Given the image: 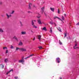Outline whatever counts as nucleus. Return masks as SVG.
Listing matches in <instances>:
<instances>
[{"label": "nucleus", "mask_w": 79, "mask_h": 79, "mask_svg": "<svg viewBox=\"0 0 79 79\" xmlns=\"http://www.w3.org/2000/svg\"><path fill=\"white\" fill-rule=\"evenodd\" d=\"M60 58L59 57H58L56 58V63H60Z\"/></svg>", "instance_id": "obj_1"}, {"label": "nucleus", "mask_w": 79, "mask_h": 79, "mask_svg": "<svg viewBox=\"0 0 79 79\" xmlns=\"http://www.w3.org/2000/svg\"><path fill=\"white\" fill-rule=\"evenodd\" d=\"M31 24L32 26H33V27L34 28H37V27L35 26V25L34 24V22H33V20H32L31 21Z\"/></svg>", "instance_id": "obj_2"}, {"label": "nucleus", "mask_w": 79, "mask_h": 79, "mask_svg": "<svg viewBox=\"0 0 79 79\" xmlns=\"http://www.w3.org/2000/svg\"><path fill=\"white\" fill-rule=\"evenodd\" d=\"M37 21L39 24H42V22H41V20L40 19H38L37 20Z\"/></svg>", "instance_id": "obj_3"}, {"label": "nucleus", "mask_w": 79, "mask_h": 79, "mask_svg": "<svg viewBox=\"0 0 79 79\" xmlns=\"http://www.w3.org/2000/svg\"><path fill=\"white\" fill-rule=\"evenodd\" d=\"M24 60L21 59V60H19V63H24Z\"/></svg>", "instance_id": "obj_4"}, {"label": "nucleus", "mask_w": 79, "mask_h": 79, "mask_svg": "<svg viewBox=\"0 0 79 79\" xmlns=\"http://www.w3.org/2000/svg\"><path fill=\"white\" fill-rule=\"evenodd\" d=\"M44 8H45L44 7H43L42 8H41L42 14H43V13H44Z\"/></svg>", "instance_id": "obj_5"}, {"label": "nucleus", "mask_w": 79, "mask_h": 79, "mask_svg": "<svg viewBox=\"0 0 79 79\" xmlns=\"http://www.w3.org/2000/svg\"><path fill=\"white\" fill-rule=\"evenodd\" d=\"M20 50L21 51H22V52H26V49L24 48H20Z\"/></svg>", "instance_id": "obj_6"}, {"label": "nucleus", "mask_w": 79, "mask_h": 79, "mask_svg": "<svg viewBox=\"0 0 79 79\" xmlns=\"http://www.w3.org/2000/svg\"><path fill=\"white\" fill-rule=\"evenodd\" d=\"M34 56V54L31 55L29 56H28L27 57L25 58V59L26 60V59H27V58H29L30 57L32 56Z\"/></svg>", "instance_id": "obj_7"}, {"label": "nucleus", "mask_w": 79, "mask_h": 79, "mask_svg": "<svg viewBox=\"0 0 79 79\" xmlns=\"http://www.w3.org/2000/svg\"><path fill=\"white\" fill-rule=\"evenodd\" d=\"M38 38L40 42V40H41V35H39L38 36Z\"/></svg>", "instance_id": "obj_8"}, {"label": "nucleus", "mask_w": 79, "mask_h": 79, "mask_svg": "<svg viewBox=\"0 0 79 79\" xmlns=\"http://www.w3.org/2000/svg\"><path fill=\"white\" fill-rule=\"evenodd\" d=\"M57 29L59 32H61V28H60V27H58V28L57 27Z\"/></svg>", "instance_id": "obj_9"}, {"label": "nucleus", "mask_w": 79, "mask_h": 79, "mask_svg": "<svg viewBox=\"0 0 79 79\" xmlns=\"http://www.w3.org/2000/svg\"><path fill=\"white\" fill-rule=\"evenodd\" d=\"M42 31H47V29L46 28V27H43L42 29Z\"/></svg>", "instance_id": "obj_10"}, {"label": "nucleus", "mask_w": 79, "mask_h": 79, "mask_svg": "<svg viewBox=\"0 0 79 79\" xmlns=\"http://www.w3.org/2000/svg\"><path fill=\"white\" fill-rule=\"evenodd\" d=\"M50 10L52 11H53V12H54V10H55V8L51 7Z\"/></svg>", "instance_id": "obj_11"}, {"label": "nucleus", "mask_w": 79, "mask_h": 79, "mask_svg": "<svg viewBox=\"0 0 79 79\" xmlns=\"http://www.w3.org/2000/svg\"><path fill=\"white\" fill-rule=\"evenodd\" d=\"M8 60L7 59H5L4 61L5 62H6V63H7L8 62Z\"/></svg>", "instance_id": "obj_12"}, {"label": "nucleus", "mask_w": 79, "mask_h": 79, "mask_svg": "<svg viewBox=\"0 0 79 79\" xmlns=\"http://www.w3.org/2000/svg\"><path fill=\"white\" fill-rule=\"evenodd\" d=\"M56 18H57V19H60V18H58V17H57V16H55L54 17V19H56Z\"/></svg>", "instance_id": "obj_13"}, {"label": "nucleus", "mask_w": 79, "mask_h": 79, "mask_svg": "<svg viewBox=\"0 0 79 79\" xmlns=\"http://www.w3.org/2000/svg\"><path fill=\"white\" fill-rule=\"evenodd\" d=\"M31 5L32 4L31 3L29 4V9H31Z\"/></svg>", "instance_id": "obj_14"}, {"label": "nucleus", "mask_w": 79, "mask_h": 79, "mask_svg": "<svg viewBox=\"0 0 79 79\" xmlns=\"http://www.w3.org/2000/svg\"><path fill=\"white\" fill-rule=\"evenodd\" d=\"M22 34L24 35V34H26V32H24V31H22L21 32Z\"/></svg>", "instance_id": "obj_15"}, {"label": "nucleus", "mask_w": 79, "mask_h": 79, "mask_svg": "<svg viewBox=\"0 0 79 79\" xmlns=\"http://www.w3.org/2000/svg\"><path fill=\"white\" fill-rule=\"evenodd\" d=\"M13 39H15L16 40H17V41H18V39H17V38L16 37V36H14L13 37Z\"/></svg>", "instance_id": "obj_16"}, {"label": "nucleus", "mask_w": 79, "mask_h": 79, "mask_svg": "<svg viewBox=\"0 0 79 79\" xmlns=\"http://www.w3.org/2000/svg\"><path fill=\"white\" fill-rule=\"evenodd\" d=\"M49 23L50 24H51V25H52V24H54V23L53 22H50Z\"/></svg>", "instance_id": "obj_17"}, {"label": "nucleus", "mask_w": 79, "mask_h": 79, "mask_svg": "<svg viewBox=\"0 0 79 79\" xmlns=\"http://www.w3.org/2000/svg\"><path fill=\"white\" fill-rule=\"evenodd\" d=\"M59 44H60V45H62L63 44L61 42V41H60V40H59Z\"/></svg>", "instance_id": "obj_18"}, {"label": "nucleus", "mask_w": 79, "mask_h": 79, "mask_svg": "<svg viewBox=\"0 0 79 79\" xmlns=\"http://www.w3.org/2000/svg\"><path fill=\"white\" fill-rule=\"evenodd\" d=\"M6 16H7V18H8V19L10 18V16L8 15V14H6Z\"/></svg>", "instance_id": "obj_19"}, {"label": "nucleus", "mask_w": 79, "mask_h": 79, "mask_svg": "<svg viewBox=\"0 0 79 79\" xmlns=\"http://www.w3.org/2000/svg\"><path fill=\"white\" fill-rule=\"evenodd\" d=\"M0 32H3V31L2 30V29L0 28Z\"/></svg>", "instance_id": "obj_20"}, {"label": "nucleus", "mask_w": 79, "mask_h": 79, "mask_svg": "<svg viewBox=\"0 0 79 79\" xmlns=\"http://www.w3.org/2000/svg\"><path fill=\"white\" fill-rule=\"evenodd\" d=\"M19 45H23V43L22 42H20L19 44Z\"/></svg>", "instance_id": "obj_21"}, {"label": "nucleus", "mask_w": 79, "mask_h": 79, "mask_svg": "<svg viewBox=\"0 0 79 79\" xmlns=\"http://www.w3.org/2000/svg\"><path fill=\"white\" fill-rule=\"evenodd\" d=\"M62 19L63 20V21H64V17L62 16Z\"/></svg>", "instance_id": "obj_22"}, {"label": "nucleus", "mask_w": 79, "mask_h": 79, "mask_svg": "<svg viewBox=\"0 0 79 79\" xmlns=\"http://www.w3.org/2000/svg\"><path fill=\"white\" fill-rule=\"evenodd\" d=\"M64 34V37H66V36H67V33H65Z\"/></svg>", "instance_id": "obj_23"}, {"label": "nucleus", "mask_w": 79, "mask_h": 79, "mask_svg": "<svg viewBox=\"0 0 79 79\" xmlns=\"http://www.w3.org/2000/svg\"><path fill=\"white\" fill-rule=\"evenodd\" d=\"M7 48H6V47H4L3 48V50H5V49H7Z\"/></svg>", "instance_id": "obj_24"}, {"label": "nucleus", "mask_w": 79, "mask_h": 79, "mask_svg": "<svg viewBox=\"0 0 79 79\" xmlns=\"http://www.w3.org/2000/svg\"><path fill=\"white\" fill-rule=\"evenodd\" d=\"M11 71H13V69H11V70H10V71L9 72L10 73V72H11Z\"/></svg>", "instance_id": "obj_25"}, {"label": "nucleus", "mask_w": 79, "mask_h": 79, "mask_svg": "<svg viewBox=\"0 0 79 79\" xmlns=\"http://www.w3.org/2000/svg\"><path fill=\"white\" fill-rule=\"evenodd\" d=\"M38 48H39V49H41V48H42V47L41 46L39 47Z\"/></svg>", "instance_id": "obj_26"}, {"label": "nucleus", "mask_w": 79, "mask_h": 79, "mask_svg": "<svg viewBox=\"0 0 79 79\" xmlns=\"http://www.w3.org/2000/svg\"><path fill=\"white\" fill-rule=\"evenodd\" d=\"M20 49V48H16V50H18V49Z\"/></svg>", "instance_id": "obj_27"}, {"label": "nucleus", "mask_w": 79, "mask_h": 79, "mask_svg": "<svg viewBox=\"0 0 79 79\" xmlns=\"http://www.w3.org/2000/svg\"><path fill=\"white\" fill-rule=\"evenodd\" d=\"M14 12H15V11H13L12 13H10V14H13V13H14Z\"/></svg>", "instance_id": "obj_28"}, {"label": "nucleus", "mask_w": 79, "mask_h": 79, "mask_svg": "<svg viewBox=\"0 0 79 79\" xmlns=\"http://www.w3.org/2000/svg\"><path fill=\"white\" fill-rule=\"evenodd\" d=\"M10 48L11 49H12V48H13V46H12V45H11Z\"/></svg>", "instance_id": "obj_29"}, {"label": "nucleus", "mask_w": 79, "mask_h": 79, "mask_svg": "<svg viewBox=\"0 0 79 79\" xmlns=\"http://www.w3.org/2000/svg\"><path fill=\"white\" fill-rule=\"evenodd\" d=\"M14 78H15V79H18V77H14Z\"/></svg>", "instance_id": "obj_30"}, {"label": "nucleus", "mask_w": 79, "mask_h": 79, "mask_svg": "<svg viewBox=\"0 0 79 79\" xmlns=\"http://www.w3.org/2000/svg\"><path fill=\"white\" fill-rule=\"evenodd\" d=\"M8 50H6V53H8Z\"/></svg>", "instance_id": "obj_31"}, {"label": "nucleus", "mask_w": 79, "mask_h": 79, "mask_svg": "<svg viewBox=\"0 0 79 79\" xmlns=\"http://www.w3.org/2000/svg\"><path fill=\"white\" fill-rule=\"evenodd\" d=\"M58 13H60V10H59V9H58Z\"/></svg>", "instance_id": "obj_32"}, {"label": "nucleus", "mask_w": 79, "mask_h": 79, "mask_svg": "<svg viewBox=\"0 0 79 79\" xmlns=\"http://www.w3.org/2000/svg\"><path fill=\"white\" fill-rule=\"evenodd\" d=\"M21 60H24V57H22Z\"/></svg>", "instance_id": "obj_33"}, {"label": "nucleus", "mask_w": 79, "mask_h": 79, "mask_svg": "<svg viewBox=\"0 0 79 79\" xmlns=\"http://www.w3.org/2000/svg\"><path fill=\"white\" fill-rule=\"evenodd\" d=\"M20 23L21 24V25L22 26H23V24H22V23H21V22H20Z\"/></svg>", "instance_id": "obj_34"}, {"label": "nucleus", "mask_w": 79, "mask_h": 79, "mask_svg": "<svg viewBox=\"0 0 79 79\" xmlns=\"http://www.w3.org/2000/svg\"><path fill=\"white\" fill-rule=\"evenodd\" d=\"M9 72H7L6 73V74H7V75H8V74H9Z\"/></svg>", "instance_id": "obj_35"}, {"label": "nucleus", "mask_w": 79, "mask_h": 79, "mask_svg": "<svg viewBox=\"0 0 79 79\" xmlns=\"http://www.w3.org/2000/svg\"><path fill=\"white\" fill-rule=\"evenodd\" d=\"M54 24L55 26H56V23H54Z\"/></svg>", "instance_id": "obj_36"}, {"label": "nucleus", "mask_w": 79, "mask_h": 79, "mask_svg": "<svg viewBox=\"0 0 79 79\" xmlns=\"http://www.w3.org/2000/svg\"><path fill=\"white\" fill-rule=\"evenodd\" d=\"M76 25H79V22L76 24Z\"/></svg>", "instance_id": "obj_37"}, {"label": "nucleus", "mask_w": 79, "mask_h": 79, "mask_svg": "<svg viewBox=\"0 0 79 79\" xmlns=\"http://www.w3.org/2000/svg\"><path fill=\"white\" fill-rule=\"evenodd\" d=\"M73 48H74V49H76V48H78L77 47V48H75V46H74L73 47Z\"/></svg>", "instance_id": "obj_38"}, {"label": "nucleus", "mask_w": 79, "mask_h": 79, "mask_svg": "<svg viewBox=\"0 0 79 79\" xmlns=\"http://www.w3.org/2000/svg\"><path fill=\"white\" fill-rule=\"evenodd\" d=\"M2 2H0V5H2Z\"/></svg>", "instance_id": "obj_39"}, {"label": "nucleus", "mask_w": 79, "mask_h": 79, "mask_svg": "<svg viewBox=\"0 0 79 79\" xmlns=\"http://www.w3.org/2000/svg\"><path fill=\"white\" fill-rule=\"evenodd\" d=\"M60 19H60V21H61L62 22H63V20H62L61 19H60Z\"/></svg>", "instance_id": "obj_40"}, {"label": "nucleus", "mask_w": 79, "mask_h": 79, "mask_svg": "<svg viewBox=\"0 0 79 79\" xmlns=\"http://www.w3.org/2000/svg\"><path fill=\"white\" fill-rule=\"evenodd\" d=\"M77 44H76L75 45V47H76V46H77Z\"/></svg>", "instance_id": "obj_41"}, {"label": "nucleus", "mask_w": 79, "mask_h": 79, "mask_svg": "<svg viewBox=\"0 0 79 79\" xmlns=\"http://www.w3.org/2000/svg\"><path fill=\"white\" fill-rule=\"evenodd\" d=\"M50 31L51 32H52V30H51Z\"/></svg>", "instance_id": "obj_42"}, {"label": "nucleus", "mask_w": 79, "mask_h": 79, "mask_svg": "<svg viewBox=\"0 0 79 79\" xmlns=\"http://www.w3.org/2000/svg\"><path fill=\"white\" fill-rule=\"evenodd\" d=\"M44 15L45 16H47V15L46 14H45V13H44Z\"/></svg>", "instance_id": "obj_43"}, {"label": "nucleus", "mask_w": 79, "mask_h": 79, "mask_svg": "<svg viewBox=\"0 0 79 79\" xmlns=\"http://www.w3.org/2000/svg\"><path fill=\"white\" fill-rule=\"evenodd\" d=\"M64 16H66V14H64Z\"/></svg>", "instance_id": "obj_44"}, {"label": "nucleus", "mask_w": 79, "mask_h": 79, "mask_svg": "<svg viewBox=\"0 0 79 79\" xmlns=\"http://www.w3.org/2000/svg\"><path fill=\"white\" fill-rule=\"evenodd\" d=\"M35 38H34V39H33V40H35Z\"/></svg>", "instance_id": "obj_45"}, {"label": "nucleus", "mask_w": 79, "mask_h": 79, "mask_svg": "<svg viewBox=\"0 0 79 79\" xmlns=\"http://www.w3.org/2000/svg\"><path fill=\"white\" fill-rule=\"evenodd\" d=\"M10 16H11V15H9V17H10Z\"/></svg>", "instance_id": "obj_46"}, {"label": "nucleus", "mask_w": 79, "mask_h": 79, "mask_svg": "<svg viewBox=\"0 0 79 79\" xmlns=\"http://www.w3.org/2000/svg\"><path fill=\"white\" fill-rule=\"evenodd\" d=\"M2 67L4 68V66L3 65H2Z\"/></svg>", "instance_id": "obj_47"}, {"label": "nucleus", "mask_w": 79, "mask_h": 79, "mask_svg": "<svg viewBox=\"0 0 79 79\" xmlns=\"http://www.w3.org/2000/svg\"><path fill=\"white\" fill-rule=\"evenodd\" d=\"M35 22V21H36L35 20H33Z\"/></svg>", "instance_id": "obj_48"}, {"label": "nucleus", "mask_w": 79, "mask_h": 79, "mask_svg": "<svg viewBox=\"0 0 79 79\" xmlns=\"http://www.w3.org/2000/svg\"><path fill=\"white\" fill-rule=\"evenodd\" d=\"M28 13H30V11H28Z\"/></svg>", "instance_id": "obj_49"}, {"label": "nucleus", "mask_w": 79, "mask_h": 79, "mask_svg": "<svg viewBox=\"0 0 79 79\" xmlns=\"http://www.w3.org/2000/svg\"><path fill=\"white\" fill-rule=\"evenodd\" d=\"M62 79L61 78H60V79Z\"/></svg>", "instance_id": "obj_50"}, {"label": "nucleus", "mask_w": 79, "mask_h": 79, "mask_svg": "<svg viewBox=\"0 0 79 79\" xmlns=\"http://www.w3.org/2000/svg\"><path fill=\"white\" fill-rule=\"evenodd\" d=\"M38 18H40V17H38Z\"/></svg>", "instance_id": "obj_51"}, {"label": "nucleus", "mask_w": 79, "mask_h": 79, "mask_svg": "<svg viewBox=\"0 0 79 79\" xmlns=\"http://www.w3.org/2000/svg\"><path fill=\"white\" fill-rule=\"evenodd\" d=\"M31 32H32V31H31Z\"/></svg>", "instance_id": "obj_52"}]
</instances>
